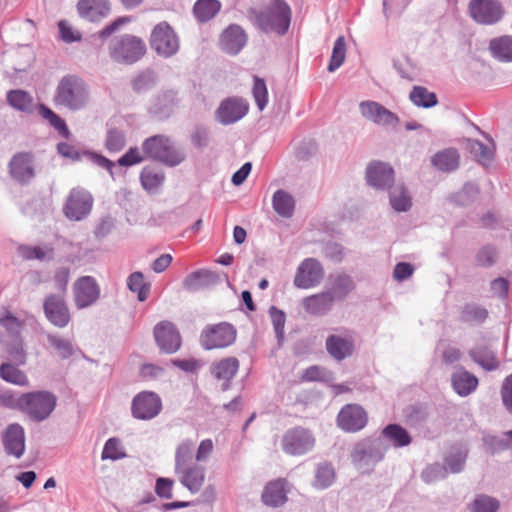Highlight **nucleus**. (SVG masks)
<instances>
[{
	"label": "nucleus",
	"mask_w": 512,
	"mask_h": 512,
	"mask_svg": "<svg viewBox=\"0 0 512 512\" xmlns=\"http://www.w3.org/2000/svg\"><path fill=\"white\" fill-rule=\"evenodd\" d=\"M125 144V135L122 131L110 129L107 132L105 146L109 152L117 153L124 148Z\"/></svg>",
	"instance_id": "60"
},
{
	"label": "nucleus",
	"mask_w": 512,
	"mask_h": 512,
	"mask_svg": "<svg viewBox=\"0 0 512 512\" xmlns=\"http://www.w3.org/2000/svg\"><path fill=\"white\" fill-rule=\"evenodd\" d=\"M235 339L236 329L227 322L208 325L200 335V343L206 350L228 347L235 342Z\"/></svg>",
	"instance_id": "10"
},
{
	"label": "nucleus",
	"mask_w": 512,
	"mask_h": 512,
	"mask_svg": "<svg viewBox=\"0 0 512 512\" xmlns=\"http://www.w3.org/2000/svg\"><path fill=\"white\" fill-rule=\"evenodd\" d=\"M73 300L78 309H85L97 302L100 298V286L92 276L78 278L72 288Z\"/></svg>",
	"instance_id": "15"
},
{
	"label": "nucleus",
	"mask_w": 512,
	"mask_h": 512,
	"mask_svg": "<svg viewBox=\"0 0 512 512\" xmlns=\"http://www.w3.org/2000/svg\"><path fill=\"white\" fill-rule=\"evenodd\" d=\"M447 475V468L438 463L427 466L421 474L423 481L427 484L444 479Z\"/></svg>",
	"instance_id": "61"
},
{
	"label": "nucleus",
	"mask_w": 512,
	"mask_h": 512,
	"mask_svg": "<svg viewBox=\"0 0 512 512\" xmlns=\"http://www.w3.org/2000/svg\"><path fill=\"white\" fill-rule=\"evenodd\" d=\"M471 359L486 371L499 368V360L493 350L486 346H477L469 351Z\"/></svg>",
	"instance_id": "36"
},
{
	"label": "nucleus",
	"mask_w": 512,
	"mask_h": 512,
	"mask_svg": "<svg viewBox=\"0 0 512 512\" xmlns=\"http://www.w3.org/2000/svg\"><path fill=\"white\" fill-rule=\"evenodd\" d=\"M24 399L23 412L36 422L47 419L56 406V397L47 391L25 393Z\"/></svg>",
	"instance_id": "8"
},
{
	"label": "nucleus",
	"mask_w": 512,
	"mask_h": 512,
	"mask_svg": "<svg viewBox=\"0 0 512 512\" xmlns=\"http://www.w3.org/2000/svg\"><path fill=\"white\" fill-rule=\"evenodd\" d=\"M10 173L18 182L30 181L34 177L31 155L27 153L15 155L10 162Z\"/></svg>",
	"instance_id": "29"
},
{
	"label": "nucleus",
	"mask_w": 512,
	"mask_h": 512,
	"mask_svg": "<svg viewBox=\"0 0 512 512\" xmlns=\"http://www.w3.org/2000/svg\"><path fill=\"white\" fill-rule=\"evenodd\" d=\"M248 15L264 32L285 34L291 22V9L284 0H271L261 10L250 8Z\"/></svg>",
	"instance_id": "3"
},
{
	"label": "nucleus",
	"mask_w": 512,
	"mask_h": 512,
	"mask_svg": "<svg viewBox=\"0 0 512 512\" xmlns=\"http://www.w3.org/2000/svg\"><path fill=\"white\" fill-rule=\"evenodd\" d=\"M7 102L15 110L32 113L34 109V99L26 91L21 89L10 90L7 93Z\"/></svg>",
	"instance_id": "42"
},
{
	"label": "nucleus",
	"mask_w": 512,
	"mask_h": 512,
	"mask_svg": "<svg viewBox=\"0 0 512 512\" xmlns=\"http://www.w3.org/2000/svg\"><path fill=\"white\" fill-rule=\"evenodd\" d=\"M492 56L501 62H512V36L493 38L489 43Z\"/></svg>",
	"instance_id": "39"
},
{
	"label": "nucleus",
	"mask_w": 512,
	"mask_h": 512,
	"mask_svg": "<svg viewBox=\"0 0 512 512\" xmlns=\"http://www.w3.org/2000/svg\"><path fill=\"white\" fill-rule=\"evenodd\" d=\"M151 48L157 55L170 58L180 49L179 37L167 22H160L154 26L150 35Z\"/></svg>",
	"instance_id": "7"
},
{
	"label": "nucleus",
	"mask_w": 512,
	"mask_h": 512,
	"mask_svg": "<svg viewBox=\"0 0 512 512\" xmlns=\"http://www.w3.org/2000/svg\"><path fill=\"white\" fill-rule=\"evenodd\" d=\"M219 282V277L212 271L201 269L189 274L183 281V286L189 291L208 288Z\"/></svg>",
	"instance_id": "34"
},
{
	"label": "nucleus",
	"mask_w": 512,
	"mask_h": 512,
	"mask_svg": "<svg viewBox=\"0 0 512 512\" xmlns=\"http://www.w3.org/2000/svg\"><path fill=\"white\" fill-rule=\"evenodd\" d=\"M304 310L314 316L326 315L333 307V301L329 293L322 291L303 298Z\"/></svg>",
	"instance_id": "28"
},
{
	"label": "nucleus",
	"mask_w": 512,
	"mask_h": 512,
	"mask_svg": "<svg viewBox=\"0 0 512 512\" xmlns=\"http://www.w3.org/2000/svg\"><path fill=\"white\" fill-rule=\"evenodd\" d=\"M325 340L327 353L340 362L351 357L355 352V334L346 328H337Z\"/></svg>",
	"instance_id": "11"
},
{
	"label": "nucleus",
	"mask_w": 512,
	"mask_h": 512,
	"mask_svg": "<svg viewBox=\"0 0 512 512\" xmlns=\"http://www.w3.org/2000/svg\"><path fill=\"white\" fill-rule=\"evenodd\" d=\"M272 205L275 212L283 217L290 218L295 209V200L293 196L285 190H277L272 197Z\"/></svg>",
	"instance_id": "40"
},
{
	"label": "nucleus",
	"mask_w": 512,
	"mask_h": 512,
	"mask_svg": "<svg viewBox=\"0 0 512 512\" xmlns=\"http://www.w3.org/2000/svg\"><path fill=\"white\" fill-rule=\"evenodd\" d=\"M90 98L88 83L77 75L69 74L59 81L54 101L57 106L75 112L85 109Z\"/></svg>",
	"instance_id": "2"
},
{
	"label": "nucleus",
	"mask_w": 512,
	"mask_h": 512,
	"mask_svg": "<svg viewBox=\"0 0 512 512\" xmlns=\"http://www.w3.org/2000/svg\"><path fill=\"white\" fill-rule=\"evenodd\" d=\"M334 469L327 463L319 464L315 473L313 486L317 489H325L332 485L334 481Z\"/></svg>",
	"instance_id": "51"
},
{
	"label": "nucleus",
	"mask_w": 512,
	"mask_h": 512,
	"mask_svg": "<svg viewBox=\"0 0 512 512\" xmlns=\"http://www.w3.org/2000/svg\"><path fill=\"white\" fill-rule=\"evenodd\" d=\"M176 103V93L172 90L160 92L150 106L152 113L161 117L168 116Z\"/></svg>",
	"instance_id": "41"
},
{
	"label": "nucleus",
	"mask_w": 512,
	"mask_h": 512,
	"mask_svg": "<svg viewBox=\"0 0 512 512\" xmlns=\"http://www.w3.org/2000/svg\"><path fill=\"white\" fill-rule=\"evenodd\" d=\"M126 456L121 441L118 438H109L103 448L101 459L119 460Z\"/></svg>",
	"instance_id": "56"
},
{
	"label": "nucleus",
	"mask_w": 512,
	"mask_h": 512,
	"mask_svg": "<svg viewBox=\"0 0 512 512\" xmlns=\"http://www.w3.org/2000/svg\"><path fill=\"white\" fill-rule=\"evenodd\" d=\"M497 249L492 245H484L475 256L476 265L479 267L489 268L497 262Z\"/></svg>",
	"instance_id": "55"
},
{
	"label": "nucleus",
	"mask_w": 512,
	"mask_h": 512,
	"mask_svg": "<svg viewBox=\"0 0 512 512\" xmlns=\"http://www.w3.org/2000/svg\"><path fill=\"white\" fill-rule=\"evenodd\" d=\"M409 98L414 105L423 108L433 107L438 102L436 94L422 86H414L409 94Z\"/></svg>",
	"instance_id": "45"
},
{
	"label": "nucleus",
	"mask_w": 512,
	"mask_h": 512,
	"mask_svg": "<svg viewBox=\"0 0 512 512\" xmlns=\"http://www.w3.org/2000/svg\"><path fill=\"white\" fill-rule=\"evenodd\" d=\"M5 352L15 364L24 365L26 363V351L20 335L11 337V340L6 344Z\"/></svg>",
	"instance_id": "48"
},
{
	"label": "nucleus",
	"mask_w": 512,
	"mask_h": 512,
	"mask_svg": "<svg viewBox=\"0 0 512 512\" xmlns=\"http://www.w3.org/2000/svg\"><path fill=\"white\" fill-rule=\"evenodd\" d=\"M269 316L271 318V322L273 324L278 341H282L284 338V327L286 322L285 313L275 306H271L269 309Z\"/></svg>",
	"instance_id": "62"
},
{
	"label": "nucleus",
	"mask_w": 512,
	"mask_h": 512,
	"mask_svg": "<svg viewBox=\"0 0 512 512\" xmlns=\"http://www.w3.org/2000/svg\"><path fill=\"white\" fill-rule=\"evenodd\" d=\"M195 443L191 439L181 441L175 450L174 471L179 482L192 494L198 493L204 482L206 470L194 462Z\"/></svg>",
	"instance_id": "1"
},
{
	"label": "nucleus",
	"mask_w": 512,
	"mask_h": 512,
	"mask_svg": "<svg viewBox=\"0 0 512 512\" xmlns=\"http://www.w3.org/2000/svg\"><path fill=\"white\" fill-rule=\"evenodd\" d=\"M11 362H4L0 365V378L5 382L17 385L28 386L29 380L26 374Z\"/></svg>",
	"instance_id": "43"
},
{
	"label": "nucleus",
	"mask_w": 512,
	"mask_h": 512,
	"mask_svg": "<svg viewBox=\"0 0 512 512\" xmlns=\"http://www.w3.org/2000/svg\"><path fill=\"white\" fill-rule=\"evenodd\" d=\"M247 35L237 24L229 25L221 34L219 44L221 49L230 54H238L246 45Z\"/></svg>",
	"instance_id": "24"
},
{
	"label": "nucleus",
	"mask_w": 512,
	"mask_h": 512,
	"mask_svg": "<svg viewBox=\"0 0 512 512\" xmlns=\"http://www.w3.org/2000/svg\"><path fill=\"white\" fill-rule=\"evenodd\" d=\"M127 286L131 292L137 293L140 302L147 299L150 292V284L144 281V275L140 271L133 272L127 279Z\"/></svg>",
	"instance_id": "46"
},
{
	"label": "nucleus",
	"mask_w": 512,
	"mask_h": 512,
	"mask_svg": "<svg viewBox=\"0 0 512 512\" xmlns=\"http://www.w3.org/2000/svg\"><path fill=\"white\" fill-rule=\"evenodd\" d=\"M382 435L384 438L389 440L394 447H405L412 441L407 430L398 424L387 425L383 429Z\"/></svg>",
	"instance_id": "44"
},
{
	"label": "nucleus",
	"mask_w": 512,
	"mask_h": 512,
	"mask_svg": "<svg viewBox=\"0 0 512 512\" xmlns=\"http://www.w3.org/2000/svg\"><path fill=\"white\" fill-rule=\"evenodd\" d=\"M388 190L390 205L395 211L406 212L411 208V196L402 183H393Z\"/></svg>",
	"instance_id": "37"
},
{
	"label": "nucleus",
	"mask_w": 512,
	"mask_h": 512,
	"mask_svg": "<svg viewBox=\"0 0 512 512\" xmlns=\"http://www.w3.org/2000/svg\"><path fill=\"white\" fill-rule=\"evenodd\" d=\"M0 326H2L10 337L20 335L23 323L7 308H0Z\"/></svg>",
	"instance_id": "47"
},
{
	"label": "nucleus",
	"mask_w": 512,
	"mask_h": 512,
	"mask_svg": "<svg viewBox=\"0 0 512 512\" xmlns=\"http://www.w3.org/2000/svg\"><path fill=\"white\" fill-rule=\"evenodd\" d=\"M466 149L471 156L482 165L491 163L495 146L492 139L487 138V143H483L476 139H466Z\"/></svg>",
	"instance_id": "32"
},
{
	"label": "nucleus",
	"mask_w": 512,
	"mask_h": 512,
	"mask_svg": "<svg viewBox=\"0 0 512 512\" xmlns=\"http://www.w3.org/2000/svg\"><path fill=\"white\" fill-rule=\"evenodd\" d=\"M94 199L89 191L76 187L71 189L63 206V213L71 221H82L88 217Z\"/></svg>",
	"instance_id": "9"
},
{
	"label": "nucleus",
	"mask_w": 512,
	"mask_h": 512,
	"mask_svg": "<svg viewBox=\"0 0 512 512\" xmlns=\"http://www.w3.org/2000/svg\"><path fill=\"white\" fill-rule=\"evenodd\" d=\"M346 56V43L343 36H339L333 46L331 60L328 66L330 72L336 71L345 60Z\"/></svg>",
	"instance_id": "54"
},
{
	"label": "nucleus",
	"mask_w": 512,
	"mask_h": 512,
	"mask_svg": "<svg viewBox=\"0 0 512 512\" xmlns=\"http://www.w3.org/2000/svg\"><path fill=\"white\" fill-rule=\"evenodd\" d=\"M431 165L441 172H453L460 165V154L455 148L440 150L431 157Z\"/></svg>",
	"instance_id": "31"
},
{
	"label": "nucleus",
	"mask_w": 512,
	"mask_h": 512,
	"mask_svg": "<svg viewBox=\"0 0 512 512\" xmlns=\"http://www.w3.org/2000/svg\"><path fill=\"white\" fill-rule=\"evenodd\" d=\"M46 318L56 327H66L70 320V312L62 294H50L43 303Z\"/></svg>",
	"instance_id": "18"
},
{
	"label": "nucleus",
	"mask_w": 512,
	"mask_h": 512,
	"mask_svg": "<svg viewBox=\"0 0 512 512\" xmlns=\"http://www.w3.org/2000/svg\"><path fill=\"white\" fill-rule=\"evenodd\" d=\"M453 390L462 397L473 393L478 387V378L463 367H456L451 375Z\"/></svg>",
	"instance_id": "27"
},
{
	"label": "nucleus",
	"mask_w": 512,
	"mask_h": 512,
	"mask_svg": "<svg viewBox=\"0 0 512 512\" xmlns=\"http://www.w3.org/2000/svg\"><path fill=\"white\" fill-rule=\"evenodd\" d=\"M79 15L90 22H98L110 13L109 0H79L77 4Z\"/></svg>",
	"instance_id": "26"
},
{
	"label": "nucleus",
	"mask_w": 512,
	"mask_h": 512,
	"mask_svg": "<svg viewBox=\"0 0 512 512\" xmlns=\"http://www.w3.org/2000/svg\"><path fill=\"white\" fill-rule=\"evenodd\" d=\"M323 278L322 264L315 258H306L297 267L293 284L299 289H311L318 286Z\"/></svg>",
	"instance_id": "14"
},
{
	"label": "nucleus",
	"mask_w": 512,
	"mask_h": 512,
	"mask_svg": "<svg viewBox=\"0 0 512 512\" xmlns=\"http://www.w3.org/2000/svg\"><path fill=\"white\" fill-rule=\"evenodd\" d=\"M501 397L507 410L512 413V373L505 378L502 384Z\"/></svg>",
	"instance_id": "64"
},
{
	"label": "nucleus",
	"mask_w": 512,
	"mask_h": 512,
	"mask_svg": "<svg viewBox=\"0 0 512 512\" xmlns=\"http://www.w3.org/2000/svg\"><path fill=\"white\" fill-rule=\"evenodd\" d=\"M239 369V361L235 357H228L215 362L210 367L212 376L221 382V389L226 391L230 388V382Z\"/></svg>",
	"instance_id": "25"
},
{
	"label": "nucleus",
	"mask_w": 512,
	"mask_h": 512,
	"mask_svg": "<svg viewBox=\"0 0 512 512\" xmlns=\"http://www.w3.org/2000/svg\"><path fill=\"white\" fill-rule=\"evenodd\" d=\"M140 180L145 190L152 191L162 185L164 175L161 171L145 167L140 174Z\"/></svg>",
	"instance_id": "52"
},
{
	"label": "nucleus",
	"mask_w": 512,
	"mask_h": 512,
	"mask_svg": "<svg viewBox=\"0 0 512 512\" xmlns=\"http://www.w3.org/2000/svg\"><path fill=\"white\" fill-rule=\"evenodd\" d=\"M263 502L272 507H278L287 500L285 481L282 479L268 483L262 493Z\"/></svg>",
	"instance_id": "35"
},
{
	"label": "nucleus",
	"mask_w": 512,
	"mask_h": 512,
	"mask_svg": "<svg viewBox=\"0 0 512 512\" xmlns=\"http://www.w3.org/2000/svg\"><path fill=\"white\" fill-rule=\"evenodd\" d=\"M109 56L119 64L131 65L139 61L146 53V44L138 36L123 34L114 37L108 45Z\"/></svg>",
	"instance_id": "5"
},
{
	"label": "nucleus",
	"mask_w": 512,
	"mask_h": 512,
	"mask_svg": "<svg viewBox=\"0 0 512 512\" xmlns=\"http://www.w3.org/2000/svg\"><path fill=\"white\" fill-rule=\"evenodd\" d=\"M219 0H197L193 6V15L199 23L212 20L221 10Z\"/></svg>",
	"instance_id": "38"
},
{
	"label": "nucleus",
	"mask_w": 512,
	"mask_h": 512,
	"mask_svg": "<svg viewBox=\"0 0 512 512\" xmlns=\"http://www.w3.org/2000/svg\"><path fill=\"white\" fill-rule=\"evenodd\" d=\"M156 81V76L154 72L150 70H146L143 72H140L138 75H136L132 81L131 85L135 92L141 93L149 90L153 87Z\"/></svg>",
	"instance_id": "57"
},
{
	"label": "nucleus",
	"mask_w": 512,
	"mask_h": 512,
	"mask_svg": "<svg viewBox=\"0 0 512 512\" xmlns=\"http://www.w3.org/2000/svg\"><path fill=\"white\" fill-rule=\"evenodd\" d=\"M2 443L7 455L17 459L25 452V432L18 423L9 424L2 432Z\"/></svg>",
	"instance_id": "23"
},
{
	"label": "nucleus",
	"mask_w": 512,
	"mask_h": 512,
	"mask_svg": "<svg viewBox=\"0 0 512 512\" xmlns=\"http://www.w3.org/2000/svg\"><path fill=\"white\" fill-rule=\"evenodd\" d=\"M38 113L47 120L51 126H53L64 138L70 137V131L65 121L53 112L49 107L40 104L38 107Z\"/></svg>",
	"instance_id": "49"
},
{
	"label": "nucleus",
	"mask_w": 512,
	"mask_h": 512,
	"mask_svg": "<svg viewBox=\"0 0 512 512\" xmlns=\"http://www.w3.org/2000/svg\"><path fill=\"white\" fill-rule=\"evenodd\" d=\"M361 116L375 125L382 127H395L399 123V117L388 110L382 104L372 100L359 103Z\"/></svg>",
	"instance_id": "16"
},
{
	"label": "nucleus",
	"mask_w": 512,
	"mask_h": 512,
	"mask_svg": "<svg viewBox=\"0 0 512 512\" xmlns=\"http://www.w3.org/2000/svg\"><path fill=\"white\" fill-rule=\"evenodd\" d=\"M154 338L159 348L165 353H175L181 346V337L175 325L162 321L154 327Z\"/></svg>",
	"instance_id": "21"
},
{
	"label": "nucleus",
	"mask_w": 512,
	"mask_h": 512,
	"mask_svg": "<svg viewBox=\"0 0 512 512\" xmlns=\"http://www.w3.org/2000/svg\"><path fill=\"white\" fill-rule=\"evenodd\" d=\"M252 93L258 109L263 111L268 103V90L263 79L254 77Z\"/></svg>",
	"instance_id": "59"
},
{
	"label": "nucleus",
	"mask_w": 512,
	"mask_h": 512,
	"mask_svg": "<svg viewBox=\"0 0 512 512\" xmlns=\"http://www.w3.org/2000/svg\"><path fill=\"white\" fill-rule=\"evenodd\" d=\"M146 158L158 160L169 166L179 165L185 159L183 150L178 149L173 141L165 135H154L142 143Z\"/></svg>",
	"instance_id": "6"
},
{
	"label": "nucleus",
	"mask_w": 512,
	"mask_h": 512,
	"mask_svg": "<svg viewBox=\"0 0 512 512\" xmlns=\"http://www.w3.org/2000/svg\"><path fill=\"white\" fill-rule=\"evenodd\" d=\"M281 445L286 454L300 456L314 448L315 438L310 430L303 427H295L285 432Z\"/></svg>",
	"instance_id": "12"
},
{
	"label": "nucleus",
	"mask_w": 512,
	"mask_h": 512,
	"mask_svg": "<svg viewBox=\"0 0 512 512\" xmlns=\"http://www.w3.org/2000/svg\"><path fill=\"white\" fill-rule=\"evenodd\" d=\"M500 508L498 499L488 495H477L470 504V512H497Z\"/></svg>",
	"instance_id": "50"
},
{
	"label": "nucleus",
	"mask_w": 512,
	"mask_h": 512,
	"mask_svg": "<svg viewBox=\"0 0 512 512\" xmlns=\"http://www.w3.org/2000/svg\"><path fill=\"white\" fill-rule=\"evenodd\" d=\"M24 400V394L20 397L10 391L0 394V405L9 409H17L23 412Z\"/></svg>",
	"instance_id": "63"
},
{
	"label": "nucleus",
	"mask_w": 512,
	"mask_h": 512,
	"mask_svg": "<svg viewBox=\"0 0 512 512\" xmlns=\"http://www.w3.org/2000/svg\"><path fill=\"white\" fill-rule=\"evenodd\" d=\"M354 290L352 278L346 274L330 276L326 293H329L332 301L344 300Z\"/></svg>",
	"instance_id": "30"
},
{
	"label": "nucleus",
	"mask_w": 512,
	"mask_h": 512,
	"mask_svg": "<svg viewBox=\"0 0 512 512\" xmlns=\"http://www.w3.org/2000/svg\"><path fill=\"white\" fill-rule=\"evenodd\" d=\"M466 452L461 448L451 451L445 458L446 468L452 473L460 472L465 464Z\"/></svg>",
	"instance_id": "58"
},
{
	"label": "nucleus",
	"mask_w": 512,
	"mask_h": 512,
	"mask_svg": "<svg viewBox=\"0 0 512 512\" xmlns=\"http://www.w3.org/2000/svg\"><path fill=\"white\" fill-rule=\"evenodd\" d=\"M468 12L470 17L481 25H494L504 15L503 6L498 0H470Z\"/></svg>",
	"instance_id": "13"
},
{
	"label": "nucleus",
	"mask_w": 512,
	"mask_h": 512,
	"mask_svg": "<svg viewBox=\"0 0 512 512\" xmlns=\"http://www.w3.org/2000/svg\"><path fill=\"white\" fill-rule=\"evenodd\" d=\"M46 339L49 347L52 348L55 355L61 359H68L74 356L78 351V347L71 338L58 333H48Z\"/></svg>",
	"instance_id": "33"
},
{
	"label": "nucleus",
	"mask_w": 512,
	"mask_h": 512,
	"mask_svg": "<svg viewBox=\"0 0 512 512\" xmlns=\"http://www.w3.org/2000/svg\"><path fill=\"white\" fill-rule=\"evenodd\" d=\"M18 254L26 260H45L51 258L52 250L48 247L21 245Z\"/></svg>",
	"instance_id": "53"
},
{
	"label": "nucleus",
	"mask_w": 512,
	"mask_h": 512,
	"mask_svg": "<svg viewBox=\"0 0 512 512\" xmlns=\"http://www.w3.org/2000/svg\"><path fill=\"white\" fill-rule=\"evenodd\" d=\"M131 409L135 418L150 420L160 413L162 402L156 393L144 391L133 398Z\"/></svg>",
	"instance_id": "17"
},
{
	"label": "nucleus",
	"mask_w": 512,
	"mask_h": 512,
	"mask_svg": "<svg viewBox=\"0 0 512 512\" xmlns=\"http://www.w3.org/2000/svg\"><path fill=\"white\" fill-rule=\"evenodd\" d=\"M366 181L376 190H387L394 183V170L387 163L371 162L366 168Z\"/></svg>",
	"instance_id": "20"
},
{
	"label": "nucleus",
	"mask_w": 512,
	"mask_h": 512,
	"mask_svg": "<svg viewBox=\"0 0 512 512\" xmlns=\"http://www.w3.org/2000/svg\"><path fill=\"white\" fill-rule=\"evenodd\" d=\"M387 448L381 437L363 439L354 445L351 460L360 472L370 473L383 460Z\"/></svg>",
	"instance_id": "4"
},
{
	"label": "nucleus",
	"mask_w": 512,
	"mask_h": 512,
	"mask_svg": "<svg viewBox=\"0 0 512 512\" xmlns=\"http://www.w3.org/2000/svg\"><path fill=\"white\" fill-rule=\"evenodd\" d=\"M246 101L239 98H228L221 102L216 111V119L223 125H231L242 119L248 113Z\"/></svg>",
	"instance_id": "22"
},
{
	"label": "nucleus",
	"mask_w": 512,
	"mask_h": 512,
	"mask_svg": "<svg viewBox=\"0 0 512 512\" xmlns=\"http://www.w3.org/2000/svg\"><path fill=\"white\" fill-rule=\"evenodd\" d=\"M368 421L366 411L357 404H347L337 416L338 426L346 432H357L363 429Z\"/></svg>",
	"instance_id": "19"
}]
</instances>
